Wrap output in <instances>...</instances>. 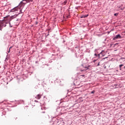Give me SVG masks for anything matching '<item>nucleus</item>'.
I'll return each mask as SVG.
<instances>
[{
	"mask_svg": "<svg viewBox=\"0 0 125 125\" xmlns=\"http://www.w3.org/2000/svg\"><path fill=\"white\" fill-rule=\"evenodd\" d=\"M9 16H7L4 17V20L0 21V30L2 31L3 27L6 26V24L9 23V21H7V18H9Z\"/></svg>",
	"mask_w": 125,
	"mask_h": 125,
	"instance_id": "f257e3e1",
	"label": "nucleus"
},
{
	"mask_svg": "<svg viewBox=\"0 0 125 125\" xmlns=\"http://www.w3.org/2000/svg\"><path fill=\"white\" fill-rule=\"evenodd\" d=\"M33 0H23V1H26L25 2H21L20 4H19V6L21 7L25 5L28 2L30 1L32 2Z\"/></svg>",
	"mask_w": 125,
	"mask_h": 125,
	"instance_id": "f03ea898",
	"label": "nucleus"
},
{
	"mask_svg": "<svg viewBox=\"0 0 125 125\" xmlns=\"http://www.w3.org/2000/svg\"><path fill=\"white\" fill-rule=\"evenodd\" d=\"M18 16V14H15V15L14 16H12L11 17H10V21H11L13 19H15L17 18V17Z\"/></svg>",
	"mask_w": 125,
	"mask_h": 125,
	"instance_id": "7ed1b4c3",
	"label": "nucleus"
},
{
	"mask_svg": "<svg viewBox=\"0 0 125 125\" xmlns=\"http://www.w3.org/2000/svg\"><path fill=\"white\" fill-rule=\"evenodd\" d=\"M104 52V51L102 50V52H101L100 53V54H98L97 56H96V57H97L98 58H100V55H102V56H104V55L103 54Z\"/></svg>",
	"mask_w": 125,
	"mask_h": 125,
	"instance_id": "20e7f679",
	"label": "nucleus"
},
{
	"mask_svg": "<svg viewBox=\"0 0 125 125\" xmlns=\"http://www.w3.org/2000/svg\"><path fill=\"white\" fill-rule=\"evenodd\" d=\"M118 39H121V36H120V34L117 35L116 36H115L114 38H113V39H114V40H116Z\"/></svg>",
	"mask_w": 125,
	"mask_h": 125,
	"instance_id": "39448f33",
	"label": "nucleus"
},
{
	"mask_svg": "<svg viewBox=\"0 0 125 125\" xmlns=\"http://www.w3.org/2000/svg\"><path fill=\"white\" fill-rule=\"evenodd\" d=\"M18 11V8H14L13 9H12L11 10H10V12H15L16 11Z\"/></svg>",
	"mask_w": 125,
	"mask_h": 125,
	"instance_id": "423d86ee",
	"label": "nucleus"
},
{
	"mask_svg": "<svg viewBox=\"0 0 125 125\" xmlns=\"http://www.w3.org/2000/svg\"><path fill=\"white\" fill-rule=\"evenodd\" d=\"M42 97V95L41 94H38L36 97H35V98H36L37 99H40Z\"/></svg>",
	"mask_w": 125,
	"mask_h": 125,
	"instance_id": "0eeeda50",
	"label": "nucleus"
},
{
	"mask_svg": "<svg viewBox=\"0 0 125 125\" xmlns=\"http://www.w3.org/2000/svg\"><path fill=\"white\" fill-rule=\"evenodd\" d=\"M88 16V15H84L82 16V17H81V19L85 18L87 17Z\"/></svg>",
	"mask_w": 125,
	"mask_h": 125,
	"instance_id": "6e6552de",
	"label": "nucleus"
},
{
	"mask_svg": "<svg viewBox=\"0 0 125 125\" xmlns=\"http://www.w3.org/2000/svg\"><path fill=\"white\" fill-rule=\"evenodd\" d=\"M89 67H90V65H88V66L85 67V68H86V70H87L89 69Z\"/></svg>",
	"mask_w": 125,
	"mask_h": 125,
	"instance_id": "1a4fd4ad",
	"label": "nucleus"
},
{
	"mask_svg": "<svg viewBox=\"0 0 125 125\" xmlns=\"http://www.w3.org/2000/svg\"><path fill=\"white\" fill-rule=\"evenodd\" d=\"M123 66V64L119 65V67L120 68V70H121V67Z\"/></svg>",
	"mask_w": 125,
	"mask_h": 125,
	"instance_id": "9d476101",
	"label": "nucleus"
},
{
	"mask_svg": "<svg viewBox=\"0 0 125 125\" xmlns=\"http://www.w3.org/2000/svg\"><path fill=\"white\" fill-rule=\"evenodd\" d=\"M13 47V46H10L9 48V50H8V53H10V50Z\"/></svg>",
	"mask_w": 125,
	"mask_h": 125,
	"instance_id": "9b49d317",
	"label": "nucleus"
},
{
	"mask_svg": "<svg viewBox=\"0 0 125 125\" xmlns=\"http://www.w3.org/2000/svg\"><path fill=\"white\" fill-rule=\"evenodd\" d=\"M118 13H115V14H114V16H118Z\"/></svg>",
	"mask_w": 125,
	"mask_h": 125,
	"instance_id": "f8f14e48",
	"label": "nucleus"
},
{
	"mask_svg": "<svg viewBox=\"0 0 125 125\" xmlns=\"http://www.w3.org/2000/svg\"><path fill=\"white\" fill-rule=\"evenodd\" d=\"M26 2V1H23V0H22V1H21V2Z\"/></svg>",
	"mask_w": 125,
	"mask_h": 125,
	"instance_id": "ddd939ff",
	"label": "nucleus"
},
{
	"mask_svg": "<svg viewBox=\"0 0 125 125\" xmlns=\"http://www.w3.org/2000/svg\"><path fill=\"white\" fill-rule=\"evenodd\" d=\"M9 25L10 27H12V26L11 25V23H10V22H9Z\"/></svg>",
	"mask_w": 125,
	"mask_h": 125,
	"instance_id": "4468645a",
	"label": "nucleus"
},
{
	"mask_svg": "<svg viewBox=\"0 0 125 125\" xmlns=\"http://www.w3.org/2000/svg\"><path fill=\"white\" fill-rule=\"evenodd\" d=\"M100 62L98 63L97 66H99L100 65Z\"/></svg>",
	"mask_w": 125,
	"mask_h": 125,
	"instance_id": "2eb2a0df",
	"label": "nucleus"
},
{
	"mask_svg": "<svg viewBox=\"0 0 125 125\" xmlns=\"http://www.w3.org/2000/svg\"><path fill=\"white\" fill-rule=\"evenodd\" d=\"M95 93L94 91H92V92H91V94H93V93Z\"/></svg>",
	"mask_w": 125,
	"mask_h": 125,
	"instance_id": "dca6fc26",
	"label": "nucleus"
},
{
	"mask_svg": "<svg viewBox=\"0 0 125 125\" xmlns=\"http://www.w3.org/2000/svg\"><path fill=\"white\" fill-rule=\"evenodd\" d=\"M98 54H95V56H97Z\"/></svg>",
	"mask_w": 125,
	"mask_h": 125,
	"instance_id": "f3484780",
	"label": "nucleus"
},
{
	"mask_svg": "<svg viewBox=\"0 0 125 125\" xmlns=\"http://www.w3.org/2000/svg\"><path fill=\"white\" fill-rule=\"evenodd\" d=\"M83 71H84L83 70H81V72H83Z\"/></svg>",
	"mask_w": 125,
	"mask_h": 125,
	"instance_id": "a211bd4d",
	"label": "nucleus"
},
{
	"mask_svg": "<svg viewBox=\"0 0 125 125\" xmlns=\"http://www.w3.org/2000/svg\"><path fill=\"white\" fill-rule=\"evenodd\" d=\"M81 76L83 77L84 75H81Z\"/></svg>",
	"mask_w": 125,
	"mask_h": 125,
	"instance_id": "6ab92c4d",
	"label": "nucleus"
},
{
	"mask_svg": "<svg viewBox=\"0 0 125 125\" xmlns=\"http://www.w3.org/2000/svg\"><path fill=\"white\" fill-rule=\"evenodd\" d=\"M35 102H38V101H35Z\"/></svg>",
	"mask_w": 125,
	"mask_h": 125,
	"instance_id": "aec40b11",
	"label": "nucleus"
},
{
	"mask_svg": "<svg viewBox=\"0 0 125 125\" xmlns=\"http://www.w3.org/2000/svg\"><path fill=\"white\" fill-rule=\"evenodd\" d=\"M35 102H38V101H35Z\"/></svg>",
	"mask_w": 125,
	"mask_h": 125,
	"instance_id": "412c9836",
	"label": "nucleus"
},
{
	"mask_svg": "<svg viewBox=\"0 0 125 125\" xmlns=\"http://www.w3.org/2000/svg\"><path fill=\"white\" fill-rule=\"evenodd\" d=\"M36 24H38V22H37Z\"/></svg>",
	"mask_w": 125,
	"mask_h": 125,
	"instance_id": "4be33fe9",
	"label": "nucleus"
},
{
	"mask_svg": "<svg viewBox=\"0 0 125 125\" xmlns=\"http://www.w3.org/2000/svg\"><path fill=\"white\" fill-rule=\"evenodd\" d=\"M124 68H125V66H124Z\"/></svg>",
	"mask_w": 125,
	"mask_h": 125,
	"instance_id": "5701e85b",
	"label": "nucleus"
}]
</instances>
